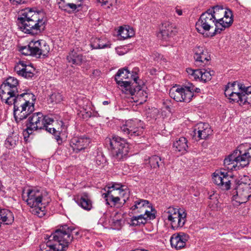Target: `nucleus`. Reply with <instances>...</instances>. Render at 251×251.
<instances>
[{
    "instance_id": "nucleus-1",
    "label": "nucleus",
    "mask_w": 251,
    "mask_h": 251,
    "mask_svg": "<svg viewBox=\"0 0 251 251\" xmlns=\"http://www.w3.org/2000/svg\"><path fill=\"white\" fill-rule=\"evenodd\" d=\"M18 79L10 76L1 85L0 97L2 101L10 105H13V114L17 123L25 119L34 110L36 97L32 93L18 94Z\"/></svg>"
},
{
    "instance_id": "nucleus-2",
    "label": "nucleus",
    "mask_w": 251,
    "mask_h": 251,
    "mask_svg": "<svg viewBox=\"0 0 251 251\" xmlns=\"http://www.w3.org/2000/svg\"><path fill=\"white\" fill-rule=\"evenodd\" d=\"M79 231L72 227L64 225L50 236L45 237L48 241L40 245L41 251H63L74 238H77Z\"/></svg>"
},
{
    "instance_id": "nucleus-3",
    "label": "nucleus",
    "mask_w": 251,
    "mask_h": 251,
    "mask_svg": "<svg viewBox=\"0 0 251 251\" xmlns=\"http://www.w3.org/2000/svg\"><path fill=\"white\" fill-rule=\"evenodd\" d=\"M18 21V27L22 31L35 34L44 30L47 21L43 13L26 8L21 11Z\"/></svg>"
},
{
    "instance_id": "nucleus-4",
    "label": "nucleus",
    "mask_w": 251,
    "mask_h": 251,
    "mask_svg": "<svg viewBox=\"0 0 251 251\" xmlns=\"http://www.w3.org/2000/svg\"><path fill=\"white\" fill-rule=\"evenodd\" d=\"M225 94L230 102L251 108V86H246L237 81L228 83L226 87Z\"/></svg>"
},
{
    "instance_id": "nucleus-5",
    "label": "nucleus",
    "mask_w": 251,
    "mask_h": 251,
    "mask_svg": "<svg viewBox=\"0 0 251 251\" xmlns=\"http://www.w3.org/2000/svg\"><path fill=\"white\" fill-rule=\"evenodd\" d=\"M53 122L54 119L50 116H44L41 112L34 113L28 119L27 131L29 134H31L33 130L45 129L50 133H52L54 136L55 140L59 144L62 142L60 138V133L62 130H60L59 128L56 130L54 127H50Z\"/></svg>"
},
{
    "instance_id": "nucleus-6",
    "label": "nucleus",
    "mask_w": 251,
    "mask_h": 251,
    "mask_svg": "<svg viewBox=\"0 0 251 251\" xmlns=\"http://www.w3.org/2000/svg\"><path fill=\"white\" fill-rule=\"evenodd\" d=\"M207 11L212 15L216 23V27L212 36L221 33L225 28L230 26L233 23L232 13L229 9L216 5L208 9Z\"/></svg>"
},
{
    "instance_id": "nucleus-7",
    "label": "nucleus",
    "mask_w": 251,
    "mask_h": 251,
    "mask_svg": "<svg viewBox=\"0 0 251 251\" xmlns=\"http://www.w3.org/2000/svg\"><path fill=\"white\" fill-rule=\"evenodd\" d=\"M22 197L31 208L32 214L39 217L45 215V205L41 191L37 189H28L26 191H23Z\"/></svg>"
},
{
    "instance_id": "nucleus-8",
    "label": "nucleus",
    "mask_w": 251,
    "mask_h": 251,
    "mask_svg": "<svg viewBox=\"0 0 251 251\" xmlns=\"http://www.w3.org/2000/svg\"><path fill=\"white\" fill-rule=\"evenodd\" d=\"M106 193H103L102 196L105 199L106 203L113 207L118 204H121V200L124 202L127 200L129 197L130 192L126 186L120 183H113L111 186L107 188Z\"/></svg>"
},
{
    "instance_id": "nucleus-9",
    "label": "nucleus",
    "mask_w": 251,
    "mask_h": 251,
    "mask_svg": "<svg viewBox=\"0 0 251 251\" xmlns=\"http://www.w3.org/2000/svg\"><path fill=\"white\" fill-rule=\"evenodd\" d=\"M232 194L234 205L246 202L251 196V178L247 176H242L237 181Z\"/></svg>"
},
{
    "instance_id": "nucleus-10",
    "label": "nucleus",
    "mask_w": 251,
    "mask_h": 251,
    "mask_svg": "<svg viewBox=\"0 0 251 251\" xmlns=\"http://www.w3.org/2000/svg\"><path fill=\"white\" fill-rule=\"evenodd\" d=\"M138 72L139 69L138 68H134L131 73L127 68L119 70L116 74L115 80L117 83L122 87V91L125 93L129 94L131 95L134 94L135 90L132 88L130 82L129 81H124V79L131 78L136 83H137V80L139 78L138 75Z\"/></svg>"
},
{
    "instance_id": "nucleus-11",
    "label": "nucleus",
    "mask_w": 251,
    "mask_h": 251,
    "mask_svg": "<svg viewBox=\"0 0 251 251\" xmlns=\"http://www.w3.org/2000/svg\"><path fill=\"white\" fill-rule=\"evenodd\" d=\"M111 150L114 159L117 161H123L127 157L129 152L128 144L126 140L117 136L107 139Z\"/></svg>"
},
{
    "instance_id": "nucleus-12",
    "label": "nucleus",
    "mask_w": 251,
    "mask_h": 251,
    "mask_svg": "<svg viewBox=\"0 0 251 251\" xmlns=\"http://www.w3.org/2000/svg\"><path fill=\"white\" fill-rule=\"evenodd\" d=\"M19 50L25 55H32L40 57L46 56L50 51V47L44 40H33L26 46L20 47Z\"/></svg>"
},
{
    "instance_id": "nucleus-13",
    "label": "nucleus",
    "mask_w": 251,
    "mask_h": 251,
    "mask_svg": "<svg viewBox=\"0 0 251 251\" xmlns=\"http://www.w3.org/2000/svg\"><path fill=\"white\" fill-rule=\"evenodd\" d=\"M194 89L192 84L184 87L175 85L170 90L169 95L176 101L189 102L194 96Z\"/></svg>"
},
{
    "instance_id": "nucleus-14",
    "label": "nucleus",
    "mask_w": 251,
    "mask_h": 251,
    "mask_svg": "<svg viewBox=\"0 0 251 251\" xmlns=\"http://www.w3.org/2000/svg\"><path fill=\"white\" fill-rule=\"evenodd\" d=\"M121 130L130 138L141 136L144 131V124L137 119L128 120L121 127Z\"/></svg>"
},
{
    "instance_id": "nucleus-15",
    "label": "nucleus",
    "mask_w": 251,
    "mask_h": 251,
    "mask_svg": "<svg viewBox=\"0 0 251 251\" xmlns=\"http://www.w3.org/2000/svg\"><path fill=\"white\" fill-rule=\"evenodd\" d=\"M216 26V23L213 19L212 15L206 11L202 13L196 24V29L197 31L202 34L209 31Z\"/></svg>"
},
{
    "instance_id": "nucleus-16",
    "label": "nucleus",
    "mask_w": 251,
    "mask_h": 251,
    "mask_svg": "<svg viewBox=\"0 0 251 251\" xmlns=\"http://www.w3.org/2000/svg\"><path fill=\"white\" fill-rule=\"evenodd\" d=\"M130 210L132 213L144 212V214L153 213L152 208L149 201L135 198L130 205Z\"/></svg>"
},
{
    "instance_id": "nucleus-17",
    "label": "nucleus",
    "mask_w": 251,
    "mask_h": 251,
    "mask_svg": "<svg viewBox=\"0 0 251 251\" xmlns=\"http://www.w3.org/2000/svg\"><path fill=\"white\" fill-rule=\"evenodd\" d=\"M17 74L25 78H31L35 75V69L30 63H27L25 61H19L14 67Z\"/></svg>"
},
{
    "instance_id": "nucleus-18",
    "label": "nucleus",
    "mask_w": 251,
    "mask_h": 251,
    "mask_svg": "<svg viewBox=\"0 0 251 251\" xmlns=\"http://www.w3.org/2000/svg\"><path fill=\"white\" fill-rule=\"evenodd\" d=\"M91 142V139L85 136L74 137L71 140L70 146L74 152L78 153L87 149Z\"/></svg>"
},
{
    "instance_id": "nucleus-19",
    "label": "nucleus",
    "mask_w": 251,
    "mask_h": 251,
    "mask_svg": "<svg viewBox=\"0 0 251 251\" xmlns=\"http://www.w3.org/2000/svg\"><path fill=\"white\" fill-rule=\"evenodd\" d=\"M224 166L228 171L236 170L245 167V166H243L242 163L240 162V157L236 150L225 158Z\"/></svg>"
},
{
    "instance_id": "nucleus-20",
    "label": "nucleus",
    "mask_w": 251,
    "mask_h": 251,
    "mask_svg": "<svg viewBox=\"0 0 251 251\" xmlns=\"http://www.w3.org/2000/svg\"><path fill=\"white\" fill-rule=\"evenodd\" d=\"M235 150L239 155L242 165L245 167L248 165L251 160V143H242Z\"/></svg>"
},
{
    "instance_id": "nucleus-21",
    "label": "nucleus",
    "mask_w": 251,
    "mask_h": 251,
    "mask_svg": "<svg viewBox=\"0 0 251 251\" xmlns=\"http://www.w3.org/2000/svg\"><path fill=\"white\" fill-rule=\"evenodd\" d=\"M194 51L195 64L198 66H204L210 59L207 50L202 46H196L194 49Z\"/></svg>"
},
{
    "instance_id": "nucleus-22",
    "label": "nucleus",
    "mask_w": 251,
    "mask_h": 251,
    "mask_svg": "<svg viewBox=\"0 0 251 251\" xmlns=\"http://www.w3.org/2000/svg\"><path fill=\"white\" fill-rule=\"evenodd\" d=\"M230 177L226 172L217 171L213 174L214 182L221 187L223 190H227L230 188Z\"/></svg>"
},
{
    "instance_id": "nucleus-23",
    "label": "nucleus",
    "mask_w": 251,
    "mask_h": 251,
    "mask_svg": "<svg viewBox=\"0 0 251 251\" xmlns=\"http://www.w3.org/2000/svg\"><path fill=\"white\" fill-rule=\"evenodd\" d=\"M189 239V235L184 232L176 233L171 237V245L176 250H180L185 247Z\"/></svg>"
},
{
    "instance_id": "nucleus-24",
    "label": "nucleus",
    "mask_w": 251,
    "mask_h": 251,
    "mask_svg": "<svg viewBox=\"0 0 251 251\" xmlns=\"http://www.w3.org/2000/svg\"><path fill=\"white\" fill-rule=\"evenodd\" d=\"M194 136L199 140L205 139L212 134V130L207 123H199L194 127Z\"/></svg>"
},
{
    "instance_id": "nucleus-25",
    "label": "nucleus",
    "mask_w": 251,
    "mask_h": 251,
    "mask_svg": "<svg viewBox=\"0 0 251 251\" xmlns=\"http://www.w3.org/2000/svg\"><path fill=\"white\" fill-rule=\"evenodd\" d=\"M74 200L79 206L85 210H90L92 208V201L88 194L86 192H83L77 195Z\"/></svg>"
},
{
    "instance_id": "nucleus-26",
    "label": "nucleus",
    "mask_w": 251,
    "mask_h": 251,
    "mask_svg": "<svg viewBox=\"0 0 251 251\" xmlns=\"http://www.w3.org/2000/svg\"><path fill=\"white\" fill-rule=\"evenodd\" d=\"M175 34L173 25L169 22H165L162 24L159 37L162 40H168Z\"/></svg>"
},
{
    "instance_id": "nucleus-27",
    "label": "nucleus",
    "mask_w": 251,
    "mask_h": 251,
    "mask_svg": "<svg viewBox=\"0 0 251 251\" xmlns=\"http://www.w3.org/2000/svg\"><path fill=\"white\" fill-rule=\"evenodd\" d=\"M173 148L175 151L179 152L181 154L185 153L188 149L187 139L184 137L176 138L173 143Z\"/></svg>"
},
{
    "instance_id": "nucleus-28",
    "label": "nucleus",
    "mask_w": 251,
    "mask_h": 251,
    "mask_svg": "<svg viewBox=\"0 0 251 251\" xmlns=\"http://www.w3.org/2000/svg\"><path fill=\"white\" fill-rule=\"evenodd\" d=\"M154 218L155 214L154 213L141 214L139 216L132 217L129 224L130 226H140L141 225L145 224L148 220L153 219Z\"/></svg>"
},
{
    "instance_id": "nucleus-29",
    "label": "nucleus",
    "mask_w": 251,
    "mask_h": 251,
    "mask_svg": "<svg viewBox=\"0 0 251 251\" xmlns=\"http://www.w3.org/2000/svg\"><path fill=\"white\" fill-rule=\"evenodd\" d=\"M67 60L69 63L77 66L81 65L86 61L85 56L74 50L69 53L67 56Z\"/></svg>"
},
{
    "instance_id": "nucleus-30",
    "label": "nucleus",
    "mask_w": 251,
    "mask_h": 251,
    "mask_svg": "<svg viewBox=\"0 0 251 251\" xmlns=\"http://www.w3.org/2000/svg\"><path fill=\"white\" fill-rule=\"evenodd\" d=\"M187 213L186 211H182L178 216H176L172 219L169 223L173 229H177L183 227L186 221Z\"/></svg>"
},
{
    "instance_id": "nucleus-31",
    "label": "nucleus",
    "mask_w": 251,
    "mask_h": 251,
    "mask_svg": "<svg viewBox=\"0 0 251 251\" xmlns=\"http://www.w3.org/2000/svg\"><path fill=\"white\" fill-rule=\"evenodd\" d=\"M182 211H185L183 209H179L178 208L170 206L164 210L163 213V216L165 220H168V221L169 222L174 218H176V216H178Z\"/></svg>"
},
{
    "instance_id": "nucleus-32",
    "label": "nucleus",
    "mask_w": 251,
    "mask_h": 251,
    "mask_svg": "<svg viewBox=\"0 0 251 251\" xmlns=\"http://www.w3.org/2000/svg\"><path fill=\"white\" fill-rule=\"evenodd\" d=\"M134 31L133 29L127 25L121 26L118 30V35L120 40H125L133 36Z\"/></svg>"
},
{
    "instance_id": "nucleus-33",
    "label": "nucleus",
    "mask_w": 251,
    "mask_h": 251,
    "mask_svg": "<svg viewBox=\"0 0 251 251\" xmlns=\"http://www.w3.org/2000/svg\"><path fill=\"white\" fill-rule=\"evenodd\" d=\"M91 46L93 49H101L110 48L111 44L104 39L94 38L92 40Z\"/></svg>"
},
{
    "instance_id": "nucleus-34",
    "label": "nucleus",
    "mask_w": 251,
    "mask_h": 251,
    "mask_svg": "<svg viewBox=\"0 0 251 251\" xmlns=\"http://www.w3.org/2000/svg\"><path fill=\"white\" fill-rule=\"evenodd\" d=\"M19 141V136L16 133L10 134L5 141V146L6 148L11 149L14 148Z\"/></svg>"
},
{
    "instance_id": "nucleus-35",
    "label": "nucleus",
    "mask_w": 251,
    "mask_h": 251,
    "mask_svg": "<svg viewBox=\"0 0 251 251\" xmlns=\"http://www.w3.org/2000/svg\"><path fill=\"white\" fill-rule=\"evenodd\" d=\"M210 201L208 203L209 208L212 211H220L221 208V203L218 201L216 197L210 196Z\"/></svg>"
},
{
    "instance_id": "nucleus-36",
    "label": "nucleus",
    "mask_w": 251,
    "mask_h": 251,
    "mask_svg": "<svg viewBox=\"0 0 251 251\" xmlns=\"http://www.w3.org/2000/svg\"><path fill=\"white\" fill-rule=\"evenodd\" d=\"M201 72L200 80L204 82L210 80L214 74V72L210 70L201 69Z\"/></svg>"
},
{
    "instance_id": "nucleus-37",
    "label": "nucleus",
    "mask_w": 251,
    "mask_h": 251,
    "mask_svg": "<svg viewBox=\"0 0 251 251\" xmlns=\"http://www.w3.org/2000/svg\"><path fill=\"white\" fill-rule=\"evenodd\" d=\"M201 69L194 70L191 68L186 69L187 74L195 80H200Z\"/></svg>"
},
{
    "instance_id": "nucleus-38",
    "label": "nucleus",
    "mask_w": 251,
    "mask_h": 251,
    "mask_svg": "<svg viewBox=\"0 0 251 251\" xmlns=\"http://www.w3.org/2000/svg\"><path fill=\"white\" fill-rule=\"evenodd\" d=\"M82 2H75V3H71L68 2L67 6L68 7L67 8V12L69 13H71L75 11L77 8L80 7L82 5Z\"/></svg>"
},
{
    "instance_id": "nucleus-39",
    "label": "nucleus",
    "mask_w": 251,
    "mask_h": 251,
    "mask_svg": "<svg viewBox=\"0 0 251 251\" xmlns=\"http://www.w3.org/2000/svg\"><path fill=\"white\" fill-rule=\"evenodd\" d=\"M50 100L51 102L58 103L63 100L62 96L58 92H55L50 96Z\"/></svg>"
},
{
    "instance_id": "nucleus-40",
    "label": "nucleus",
    "mask_w": 251,
    "mask_h": 251,
    "mask_svg": "<svg viewBox=\"0 0 251 251\" xmlns=\"http://www.w3.org/2000/svg\"><path fill=\"white\" fill-rule=\"evenodd\" d=\"M161 158L156 155H153L149 158V163L151 168H156L159 167V161Z\"/></svg>"
},
{
    "instance_id": "nucleus-41",
    "label": "nucleus",
    "mask_w": 251,
    "mask_h": 251,
    "mask_svg": "<svg viewBox=\"0 0 251 251\" xmlns=\"http://www.w3.org/2000/svg\"><path fill=\"white\" fill-rule=\"evenodd\" d=\"M70 0H58L57 2V4L59 8L63 10L64 11H67V8L68 7L67 6L68 2Z\"/></svg>"
},
{
    "instance_id": "nucleus-42",
    "label": "nucleus",
    "mask_w": 251,
    "mask_h": 251,
    "mask_svg": "<svg viewBox=\"0 0 251 251\" xmlns=\"http://www.w3.org/2000/svg\"><path fill=\"white\" fill-rule=\"evenodd\" d=\"M121 221L119 220H112V224L114 226H119L121 225Z\"/></svg>"
},
{
    "instance_id": "nucleus-43",
    "label": "nucleus",
    "mask_w": 251,
    "mask_h": 251,
    "mask_svg": "<svg viewBox=\"0 0 251 251\" xmlns=\"http://www.w3.org/2000/svg\"><path fill=\"white\" fill-rule=\"evenodd\" d=\"M161 54L156 53L154 54V56H153V58L154 59H156V60H158L160 58H161Z\"/></svg>"
},
{
    "instance_id": "nucleus-44",
    "label": "nucleus",
    "mask_w": 251,
    "mask_h": 251,
    "mask_svg": "<svg viewBox=\"0 0 251 251\" xmlns=\"http://www.w3.org/2000/svg\"><path fill=\"white\" fill-rule=\"evenodd\" d=\"M176 12L177 13V14L179 16H180L182 14V11L180 9L176 8Z\"/></svg>"
},
{
    "instance_id": "nucleus-45",
    "label": "nucleus",
    "mask_w": 251,
    "mask_h": 251,
    "mask_svg": "<svg viewBox=\"0 0 251 251\" xmlns=\"http://www.w3.org/2000/svg\"><path fill=\"white\" fill-rule=\"evenodd\" d=\"M110 101L109 100L103 101L102 102V104L104 105H108L109 103H110Z\"/></svg>"
},
{
    "instance_id": "nucleus-46",
    "label": "nucleus",
    "mask_w": 251,
    "mask_h": 251,
    "mask_svg": "<svg viewBox=\"0 0 251 251\" xmlns=\"http://www.w3.org/2000/svg\"><path fill=\"white\" fill-rule=\"evenodd\" d=\"M194 88H195V89L194 90V92L195 91L197 93H199L200 92V89L199 88H195V87H194Z\"/></svg>"
},
{
    "instance_id": "nucleus-47",
    "label": "nucleus",
    "mask_w": 251,
    "mask_h": 251,
    "mask_svg": "<svg viewBox=\"0 0 251 251\" xmlns=\"http://www.w3.org/2000/svg\"><path fill=\"white\" fill-rule=\"evenodd\" d=\"M108 1L107 0H105V1H103L102 2V5H106L107 3H108Z\"/></svg>"
},
{
    "instance_id": "nucleus-48",
    "label": "nucleus",
    "mask_w": 251,
    "mask_h": 251,
    "mask_svg": "<svg viewBox=\"0 0 251 251\" xmlns=\"http://www.w3.org/2000/svg\"><path fill=\"white\" fill-rule=\"evenodd\" d=\"M84 110L85 111V112L88 114V115L89 116V117H91V113L90 112V113H89L88 111H87V109H84Z\"/></svg>"
},
{
    "instance_id": "nucleus-49",
    "label": "nucleus",
    "mask_w": 251,
    "mask_h": 251,
    "mask_svg": "<svg viewBox=\"0 0 251 251\" xmlns=\"http://www.w3.org/2000/svg\"><path fill=\"white\" fill-rule=\"evenodd\" d=\"M14 1H16L17 2L21 3L22 0H13Z\"/></svg>"
},
{
    "instance_id": "nucleus-50",
    "label": "nucleus",
    "mask_w": 251,
    "mask_h": 251,
    "mask_svg": "<svg viewBox=\"0 0 251 251\" xmlns=\"http://www.w3.org/2000/svg\"><path fill=\"white\" fill-rule=\"evenodd\" d=\"M1 187H2V184H1V182L0 181V190H1Z\"/></svg>"
},
{
    "instance_id": "nucleus-51",
    "label": "nucleus",
    "mask_w": 251,
    "mask_h": 251,
    "mask_svg": "<svg viewBox=\"0 0 251 251\" xmlns=\"http://www.w3.org/2000/svg\"><path fill=\"white\" fill-rule=\"evenodd\" d=\"M105 161V159L104 158H102V162H104Z\"/></svg>"
},
{
    "instance_id": "nucleus-52",
    "label": "nucleus",
    "mask_w": 251,
    "mask_h": 251,
    "mask_svg": "<svg viewBox=\"0 0 251 251\" xmlns=\"http://www.w3.org/2000/svg\"><path fill=\"white\" fill-rule=\"evenodd\" d=\"M98 1L100 2V0H97Z\"/></svg>"
}]
</instances>
